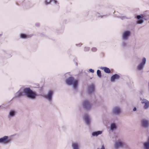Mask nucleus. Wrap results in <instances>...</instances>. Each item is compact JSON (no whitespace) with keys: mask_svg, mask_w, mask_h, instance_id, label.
I'll use <instances>...</instances> for the list:
<instances>
[{"mask_svg":"<svg viewBox=\"0 0 149 149\" xmlns=\"http://www.w3.org/2000/svg\"><path fill=\"white\" fill-rule=\"evenodd\" d=\"M136 107H134L133 109V111H136Z\"/></svg>","mask_w":149,"mask_h":149,"instance_id":"c756f323","label":"nucleus"},{"mask_svg":"<svg viewBox=\"0 0 149 149\" xmlns=\"http://www.w3.org/2000/svg\"><path fill=\"white\" fill-rule=\"evenodd\" d=\"M125 145V143L120 139L116 140L114 143V148L115 149H119Z\"/></svg>","mask_w":149,"mask_h":149,"instance_id":"7ed1b4c3","label":"nucleus"},{"mask_svg":"<svg viewBox=\"0 0 149 149\" xmlns=\"http://www.w3.org/2000/svg\"><path fill=\"white\" fill-rule=\"evenodd\" d=\"M92 50L93 52L96 51L97 50V49L95 47L93 48L92 49Z\"/></svg>","mask_w":149,"mask_h":149,"instance_id":"bb28decb","label":"nucleus"},{"mask_svg":"<svg viewBox=\"0 0 149 149\" xmlns=\"http://www.w3.org/2000/svg\"><path fill=\"white\" fill-rule=\"evenodd\" d=\"M104 68H105V67H101L100 68L101 69L104 70Z\"/></svg>","mask_w":149,"mask_h":149,"instance_id":"473e14b6","label":"nucleus"},{"mask_svg":"<svg viewBox=\"0 0 149 149\" xmlns=\"http://www.w3.org/2000/svg\"><path fill=\"white\" fill-rule=\"evenodd\" d=\"M141 123L143 126L145 128H147L149 126L148 121L146 120L143 119L141 121Z\"/></svg>","mask_w":149,"mask_h":149,"instance_id":"f8f14e48","label":"nucleus"},{"mask_svg":"<svg viewBox=\"0 0 149 149\" xmlns=\"http://www.w3.org/2000/svg\"><path fill=\"white\" fill-rule=\"evenodd\" d=\"M66 84L68 85H72L74 89L76 90L77 89L78 81L74 79L73 77H71L67 79L66 80Z\"/></svg>","mask_w":149,"mask_h":149,"instance_id":"f03ea898","label":"nucleus"},{"mask_svg":"<svg viewBox=\"0 0 149 149\" xmlns=\"http://www.w3.org/2000/svg\"><path fill=\"white\" fill-rule=\"evenodd\" d=\"M1 107V106H0V108Z\"/></svg>","mask_w":149,"mask_h":149,"instance_id":"72a5a7b5","label":"nucleus"},{"mask_svg":"<svg viewBox=\"0 0 149 149\" xmlns=\"http://www.w3.org/2000/svg\"><path fill=\"white\" fill-rule=\"evenodd\" d=\"M119 76L116 74L113 75L111 77V82H113L116 79H119Z\"/></svg>","mask_w":149,"mask_h":149,"instance_id":"f3484780","label":"nucleus"},{"mask_svg":"<svg viewBox=\"0 0 149 149\" xmlns=\"http://www.w3.org/2000/svg\"><path fill=\"white\" fill-rule=\"evenodd\" d=\"M53 91L49 90L47 93L44 96L45 98L47 99L49 102H51L52 101V96L53 94Z\"/></svg>","mask_w":149,"mask_h":149,"instance_id":"423d86ee","label":"nucleus"},{"mask_svg":"<svg viewBox=\"0 0 149 149\" xmlns=\"http://www.w3.org/2000/svg\"><path fill=\"white\" fill-rule=\"evenodd\" d=\"M143 145L144 149H149V138L148 139L147 141L143 143Z\"/></svg>","mask_w":149,"mask_h":149,"instance_id":"dca6fc26","label":"nucleus"},{"mask_svg":"<svg viewBox=\"0 0 149 149\" xmlns=\"http://www.w3.org/2000/svg\"><path fill=\"white\" fill-rule=\"evenodd\" d=\"M117 128V126L115 123H112L110 125V130L111 131H113L115 130Z\"/></svg>","mask_w":149,"mask_h":149,"instance_id":"6ab92c4d","label":"nucleus"},{"mask_svg":"<svg viewBox=\"0 0 149 149\" xmlns=\"http://www.w3.org/2000/svg\"><path fill=\"white\" fill-rule=\"evenodd\" d=\"M72 146L73 149H79V145L77 143H72Z\"/></svg>","mask_w":149,"mask_h":149,"instance_id":"aec40b11","label":"nucleus"},{"mask_svg":"<svg viewBox=\"0 0 149 149\" xmlns=\"http://www.w3.org/2000/svg\"><path fill=\"white\" fill-rule=\"evenodd\" d=\"M130 32L129 31H126L123 33L122 38L124 40H127L130 35Z\"/></svg>","mask_w":149,"mask_h":149,"instance_id":"9d476101","label":"nucleus"},{"mask_svg":"<svg viewBox=\"0 0 149 149\" xmlns=\"http://www.w3.org/2000/svg\"><path fill=\"white\" fill-rule=\"evenodd\" d=\"M82 104L83 107L87 110L91 109L92 106L91 103L87 100L84 101Z\"/></svg>","mask_w":149,"mask_h":149,"instance_id":"0eeeda50","label":"nucleus"},{"mask_svg":"<svg viewBox=\"0 0 149 149\" xmlns=\"http://www.w3.org/2000/svg\"><path fill=\"white\" fill-rule=\"evenodd\" d=\"M16 113V112L15 111L13 110H11L10 111L9 113L8 117L12 118L15 117Z\"/></svg>","mask_w":149,"mask_h":149,"instance_id":"4468645a","label":"nucleus"},{"mask_svg":"<svg viewBox=\"0 0 149 149\" xmlns=\"http://www.w3.org/2000/svg\"><path fill=\"white\" fill-rule=\"evenodd\" d=\"M85 49H86V50H87L89 49V48L88 47H85Z\"/></svg>","mask_w":149,"mask_h":149,"instance_id":"7c9ffc66","label":"nucleus"},{"mask_svg":"<svg viewBox=\"0 0 149 149\" xmlns=\"http://www.w3.org/2000/svg\"><path fill=\"white\" fill-rule=\"evenodd\" d=\"M122 46L123 47H125L127 45V43L125 42H123L122 44Z\"/></svg>","mask_w":149,"mask_h":149,"instance_id":"a878e982","label":"nucleus"},{"mask_svg":"<svg viewBox=\"0 0 149 149\" xmlns=\"http://www.w3.org/2000/svg\"><path fill=\"white\" fill-rule=\"evenodd\" d=\"M97 149H105V148L104 147V146H102L100 149L98 148Z\"/></svg>","mask_w":149,"mask_h":149,"instance_id":"c85d7f7f","label":"nucleus"},{"mask_svg":"<svg viewBox=\"0 0 149 149\" xmlns=\"http://www.w3.org/2000/svg\"><path fill=\"white\" fill-rule=\"evenodd\" d=\"M51 2V3H53L55 4H56L58 3V2L57 1L55 0H45V3L46 4H47Z\"/></svg>","mask_w":149,"mask_h":149,"instance_id":"412c9836","label":"nucleus"},{"mask_svg":"<svg viewBox=\"0 0 149 149\" xmlns=\"http://www.w3.org/2000/svg\"><path fill=\"white\" fill-rule=\"evenodd\" d=\"M12 139L8 136H5L0 138V143L3 144H7L10 143Z\"/></svg>","mask_w":149,"mask_h":149,"instance_id":"20e7f679","label":"nucleus"},{"mask_svg":"<svg viewBox=\"0 0 149 149\" xmlns=\"http://www.w3.org/2000/svg\"><path fill=\"white\" fill-rule=\"evenodd\" d=\"M23 95H24L23 90L22 91L20 90L15 94V97H19Z\"/></svg>","mask_w":149,"mask_h":149,"instance_id":"2eb2a0df","label":"nucleus"},{"mask_svg":"<svg viewBox=\"0 0 149 149\" xmlns=\"http://www.w3.org/2000/svg\"><path fill=\"white\" fill-rule=\"evenodd\" d=\"M141 103L145 104L144 106V109H148L149 107V101L146 99L141 98Z\"/></svg>","mask_w":149,"mask_h":149,"instance_id":"1a4fd4ad","label":"nucleus"},{"mask_svg":"<svg viewBox=\"0 0 149 149\" xmlns=\"http://www.w3.org/2000/svg\"><path fill=\"white\" fill-rule=\"evenodd\" d=\"M89 71L90 72H92V73H93V72H94V70L91 69H90L89 70Z\"/></svg>","mask_w":149,"mask_h":149,"instance_id":"cd10ccee","label":"nucleus"},{"mask_svg":"<svg viewBox=\"0 0 149 149\" xmlns=\"http://www.w3.org/2000/svg\"><path fill=\"white\" fill-rule=\"evenodd\" d=\"M102 131H97V132H93L92 133V135L94 136H97L99 135H100L102 134Z\"/></svg>","mask_w":149,"mask_h":149,"instance_id":"4be33fe9","label":"nucleus"},{"mask_svg":"<svg viewBox=\"0 0 149 149\" xmlns=\"http://www.w3.org/2000/svg\"><path fill=\"white\" fill-rule=\"evenodd\" d=\"M94 86L93 84L90 85L88 86V92L89 94H90L93 93L94 91Z\"/></svg>","mask_w":149,"mask_h":149,"instance_id":"ddd939ff","label":"nucleus"},{"mask_svg":"<svg viewBox=\"0 0 149 149\" xmlns=\"http://www.w3.org/2000/svg\"><path fill=\"white\" fill-rule=\"evenodd\" d=\"M104 71L106 73H109L110 72V70L109 68L107 67H105V68H104Z\"/></svg>","mask_w":149,"mask_h":149,"instance_id":"5701e85b","label":"nucleus"},{"mask_svg":"<svg viewBox=\"0 0 149 149\" xmlns=\"http://www.w3.org/2000/svg\"><path fill=\"white\" fill-rule=\"evenodd\" d=\"M146 62V58L145 57H143L142 59L141 62L137 65L136 68L137 70L139 71H143Z\"/></svg>","mask_w":149,"mask_h":149,"instance_id":"39448f33","label":"nucleus"},{"mask_svg":"<svg viewBox=\"0 0 149 149\" xmlns=\"http://www.w3.org/2000/svg\"><path fill=\"white\" fill-rule=\"evenodd\" d=\"M120 112V108L117 107H114L112 110V113L113 114L118 115Z\"/></svg>","mask_w":149,"mask_h":149,"instance_id":"6e6552de","label":"nucleus"},{"mask_svg":"<svg viewBox=\"0 0 149 149\" xmlns=\"http://www.w3.org/2000/svg\"><path fill=\"white\" fill-rule=\"evenodd\" d=\"M36 25L37 26H39V24H36Z\"/></svg>","mask_w":149,"mask_h":149,"instance_id":"2f4dec72","label":"nucleus"},{"mask_svg":"<svg viewBox=\"0 0 149 149\" xmlns=\"http://www.w3.org/2000/svg\"><path fill=\"white\" fill-rule=\"evenodd\" d=\"M137 18L139 20L137 21V23L139 24H141L143 22V17H141L140 15H138L137 16Z\"/></svg>","mask_w":149,"mask_h":149,"instance_id":"a211bd4d","label":"nucleus"},{"mask_svg":"<svg viewBox=\"0 0 149 149\" xmlns=\"http://www.w3.org/2000/svg\"><path fill=\"white\" fill-rule=\"evenodd\" d=\"M83 118L86 124L87 125H89L91 121V119L87 114H85L84 115Z\"/></svg>","mask_w":149,"mask_h":149,"instance_id":"9b49d317","label":"nucleus"},{"mask_svg":"<svg viewBox=\"0 0 149 149\" xmlns=\"http://www.w3.org/2000/svg\"><path fill=\"white\" fill-rule=\"evenodd\" d=\"M24 95L29 99L35 100L37 96L36 92L31 90L29 88H26L23 89Z\"/></svg>","mask_w":149,"mask_h":149,"instance_id":"f257e3e1","label":"nucleus"},{"mask_svg":"<svg viewBox=\"0 0 149 149\" xmlns=\"http://www.w3.org/2000/svg\"><path fill=\"white\" fill-rule=\"evenodd\" d=\"M20 37L21 38H27L26 36L24 34H20Z\"/></svg>","mask_w":149,"mask_h":149,"instance_id":"393cba45","label":"nucleus"},{"mask_svg":"<svg viewBox=\"0 0 149 149\" xmlns=\"http://www.w3.org/2000/svg\"><path fill=\"white\" fill-rule=\"evenodd\" d=\"M97 76L101 78V72L100 70H98L97 71Z\"/></svg>","mask_w":149,"mask_h":149,"instance_id":"b1692460","label":"nucleus"}]
</instances>
